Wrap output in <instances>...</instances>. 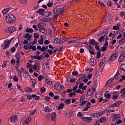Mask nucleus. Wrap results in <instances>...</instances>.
Here are the masks:
<instances>
[{
    "label": "nucleus",
    "mask_w": 125,
    "mask_h": 125,
    "mask_svg": "<svg viewBox=\"0 0 125 125\" xmlns=\"http://www.w3.org/2000/svg\"><path fill=\"white\" fill-rule=\"evenodd\" d=\"M5 21L8 24H14L16 21V18L14 14H9L5 17Z\"/></svg>",
    "instance_id": "1"
},
{
    "label": "nucleus",
    "mask_w": 125,
    "mask_h": 125,
    "mask_svg": "<svg viewBox=\"0 0 125 125\" xmlns=\"http://www.w3.org/2000/svg\"><path fill=\"white\" fill-rule=\"evenodd\" d=\"M64 9L65 7H64V6L62 5L58 6L54 9L53 12L55 15H59V14H63V13H64Z\"/></svg>",
    "instance_id": "2"
},
{
    "label": "nucleus",
    "mask_w": 125,
    "mask_h": 125,
    "mask_svg": "<svg viewBox=\"0 0 125 125\" xmlns=\"http://www.w3.org/2000/svg\"><path fill=\"white\" fill-rule=\"evenodd\" d=\"M63 88H64V86L62 84H61L60 83L56 82L55 83L54 89H56V90L61 91V90H63Z\"/></svg>",
    "instance_id": "3"
},
{
    "label": "nucleus",
    "mask_w": 125,
    "mask_h": 125,
    "mask_svg": "<svg viewBox=\"0 0 125 125\" xmlns=\"http://www.w3.org/2000/svg\"><path fill=\"white\" fill-rule=\"evenodd\" d=\"M65 37L62 36V37H59L58 38H55L54 40V43H59V44H63L64 43L63 40Z\"/></svg>",
    "instance_id": "4"
},
{
    "label": "nucleus",
    "mask_w": 125,
    "mask_h": 125,
    "mask_svg": "<svg viewBox=\"0 0 125 125\" xmlns=\"http://www.w3.org/2000/svg\"><path fill=\"white\" fill-rule=\"evenodd\" d=\"M104 113L105 112L104 111H100L99 112L92 114L91 116L93 117L94 118H100V117L104 115Z\"/></svg>",
    "instance_id": "5"
},
{
    "label": "nucleus",
    "mask_w": 125,
    "mask_h": 125,
    "mask_svg": "<svg viewBox=\"0 0 125 125\" xmlns=\"http://www.w3.org/2000/svg\"><path fill=\"white\" fill-rule=\"evenodd\" d=\"M21 71L23 74V78H24L25 79H29V78H31V75H29V73H28L27 71H26V70H25V69H24V68H21Z\"/></svg>",
    "instance_id": "6"
},
{
    "label": "nucleus",
    "mask_w": 125,
    "mask_h": 125,
    "mask_svg": "<svg viewBox=\"0 0 125 125\" xmlns=\"http://www.w3.org/2000/svg\"><path fill=\"white\" fill-rule=\"evenodd\" d=\"M76 82V78L75 77L71 78L70 77L66 78V83H74Z\"/></svg>",
    "instance_id": "7"
},
{
    "label": "nucleus",
    "mask_w": 125,
    "mask_h": 125,
    "mask_svg": "<svg viewBox=\"0 0 125 125\" xmlns=\"http://www.w3.org/2000/svg\"><path fill=\"white\" fill-rule=\"evenodd\" d=\"M15 57L17 59H16V63L17 64L15 66L16 70H18V68H19V65L20 64L19 62H20V58L19 57V55H16Z\"/></svg>",
    "instance_id": "8"
},
{
    "label": "nucleus",
    "mask_w": 125,
    "mask_h": 125,
    "mask_svg": "<svg viewBox=\"0 0 125 125\" xmlns=\"http://www.w3.org/2000/svg\"><path fill=\"white\" fill-rule=\"evenodd\" d=\"M40 67L41 64L39 62H36L33 66H32V69H34L37 72H40Z\"/></svg>",
    "instance_id": "9"
},
{
    "label": "nucleus",
    "mask_w": 125,
    "mask_h": 125,
    "mask_svg": "<svg viewBox=\"0 0 125 125\" xmlns=\"http://www.w3.org/2000/svg\"><path fill=\"white\" fill-rule=\"evenodd\" d=\"M111 116V120L112 122H116V121H117V120L119 119V117H120V114L112 113Z\"/></svg>",
    "instance_id": "10"
},
{
    "label": "nucleus",
    "mask_w": 125,
    "mask_h": 125,
    "mask_svg": "<svg viewBox=\"0 0 125 125\" xmlns=\"http://www.w3.org/2000/svg\"><path fill=\"white\" fill-rule=\"evenodd\" d=\"M13 40V38H11L9 41H7V42L5 44V46L3 47V49H6V48H8Z\"/></svg>",
    "instance_id": "11"
},
{
    "label": "nucleus",
    "mask_w": 125,
    "mask_h": 125,
    "mask_svg": "<svg viewBox=\"0 0 125 125\" xmlns=\"http://www.w3.org/2000/svg\"><path fill=\"white\" fill-rule=\"evenodd\" d=\"M117 57H118V55H117V54H113L108 60L109 62H113V61H115V60L117 59Z\"/></svg>",
    "instance_id": "12"
},
{
    "label": "nucleus",
    "mask_w": 125,
    "mask_h": 125,
    "mask_svg": "<svg viewBox=\"0 0 125 125\" xmlns=\"http://www.w3.org/2000/svg\"><path fill=\"white\" fill-rule=\"evenodd\" d=\"M79 77H80V78L79 79V83H83L84 79L86 78V75H85V74H81L79 75Z\"/></svg>",
    "instance_id": "13"
},
{
    "label": "nucleus",
    "mask_w": 125,
    "mask_h": 125,
    "mask_svg": "<svg viewBox=\"0 0 125 125\" xmlns=\"http://www.w3.org/2000/svg\"><path fill=\"white\" fill-rule=\"evenodd\" d=\"M31 117H27L24 121L23 122V125H28L31 122Z\"/></svg>",
    "instance_id": "14"
},
{
    "label": "nucleus",
    "mask_w": 125,
    "mask_h": 125,
    "mask_svg": "<svg viewBox=\"0 0 125 125\" xmlns=\"http://www.w3.org/2000/svg\"><path fill=\"white\" fill-rule=\"evenodd\" d=\"M89 64L91 66H95V65L96 64V62L94 58L90 59V60L89 61Z\"/></svg>",
    "instance_id": "15"
},
{
    "label": "nucleus",
    "mask_w": 125,
    "mask_h": 125,
    "mask_svg": "<svg viewBox=\"0 0 125 125\" xmlns=\"http://www.w3.org/2000/svg\"><path fill=\"white\" fill-rule=\"evenodd\" d=\"M18 118V116L16 115L12 116L10 118V122H11L12 123H15V122L17 121Z\"/></svg>",
    "instance_id": "16"
},
{
    "label": "nucleus",
    "mask_w": 125,
    "mask_h": 125,
    "mask_svg": "<svg viewBox=\"0 0 125 125\" xmlns=\"http://www.w3.org/2000/svg\"><path fill=\"white\" fill-rule=\"evenodd\" d=\"M8 30L9 33H14L16 31V28L14 26H10L8 28Z\"/></svg>",
    "instance_id": "17"
},
{
    "label": "nucleus",
    "mask_w": 125,
    "mask_h": 125,
    "mask_svg": "<svg viewBox=\"0 0 125 125\" xmlns=\"http://www.w3.org/2000/svg\"><path fill=\"white\" fill-rule=\"evenodd\" d=\"M36 13H39L40 15H44V9H40L36 11Z\"/></svg>",
    "instance_id": "18"
},
{
    "label": "nucleus",
    "mask_w": 125,
    "mask_h": 125,
    "mask_svg": "<svg viewBox=\"0 0 125 125\" xmlns=\"http://www.w3.org/2000/svg\"><path fill=\"white\" fill-rule=\"evenodd\" d=\"M104 97L106 98V99H110L111 98V94H110V92L109 91H107L104 93Z\"/></svg>",
    "instance_id": "19"
},
{
    "label": "nucleus",
    "mask_w": 125,
    "mask_h": 125,
    "mask_svg": "<svg viewBox=\"0 0 125 125\" xmlns=\"http://www.w3.org/2000/svg\"><path fill=\"white\" fill-rule=\"evenodd\" d=\"M107 39H108V38L107 37V35H106V34H105L104 36H101L99 38V42H103L104 40H106Z\"/></svg>",
    "instance_id": "20"
},
{
    "label": "nucleus",
    "mask_w": 125,
    "mask_h": 125,
    "mask_svg": "<svg viewBox=\"0 0 125 125\" xmlns=\"http://www.w3.org/2000/svg\"><path fill=\"white\" fill-rule=\"evenodd\" d=\"M94 92H95V91H93L92 89H90L87 90V94L88 96H91L93 95Z\"/></svg>",
    "instance_id": "21"
},
{
    "label": "nucleus",
    "mask_w": 125,
    "mask_h": 125,
    "mask_svg": "<svg viewBox=\"0 0 125 125\" xmlns=\"http://www.w3.org/2000/svg\"><path fill=\"white\" fill-rule=\"evenodd\" d=\"M82 120L83 121H84L85 122H91V120H92V118L91 117H82Z\"/></svg>",
    "instance_id": "22"
},
{
    "label": "nucleus",
    "mask_w": 125,
    "mask_h": 125,
    "mask_svg": "<svg viewBox=\"0 0 125 125\" xmlns=\"http://www.w3.org/2000/svg\"><path fill=\"white\" fill-rule=\"evenodd\" d=\"M10 9H12L11 7L7 8L2 10V13L3 15L6 14Z\"/></svg>",
    "instance_id": "23"
},
{
    "label": "nucleus",
    "mask_w": 125,
    "mask_h": 125,
    "mask_svg": "<svg viewBox=\"0 0 125 125\" xmlns=\"http://www.w3.org/2000/svg\"><path fill=\"white\" fill-rule=\"evenodd\" d=\"M56 116H57V114L55 112L52 114L51 119V121H52V122H55V120L56 119Z\"/></svg>",
    "instance_id": "24"
},
{
    "label": "nucleus",
    "mask_w": 125,
    "mask_h": 125,
    "mask_svg": "<svg viewBox=\"0 0 125 125\" xmlns=\"http://www.w3.org/2000/svg\"><path fill=\"white\" fill-rule=\"evenodd\" d=\"M114 78L115 80H119V79H121V74H120V72L117 71L114 76Z\"/></svg>",
    "instance_id": "25"
},
{
    "label": "nucleus",
    "mask_w": 125,
    "mask_h": 125,
    "mask_svg": "<svg viewBox=\"0 0 125 125\" xmlns=\"http://www.w3.org/2000/svg\"><path fill=\"white\" fill-rule=\"evenodd\" d=\"M105 62H106V58H104L100 61V63H99V67H102V65H103Z\"/></svg>",
    "instance_id": "26"
},
{
    "label": "nucleus",
    "mask_w": 125,
    "mask_h": 125,
    "mask_svg": "<svg viewBox=\"0 0 125 125\" xmlns=\"http://www.w3.org/2000/svg\"><path fill=\"white\" fill-rule=\"evenodd\" d=\"M120 93H121V97L122 98H125V87L121 90Z\"/></svg>",
    "instance_id": "27"
},
{
    "label": "nucleus",
    "mask_w": 125,
    "mask_h": 125,
    "mask_svg": "<svg viewBox=\"0 0 125 125\" xmlns=\"http://www.w3.org/2000/svg\"><path fill=\"white\" fill-rule=\"evenodd\" d=\"M118 97H119V94H118V92H114L112 97V100H114V99H117Z\"/></svg>",
    "instance_id": "28"
},
{
    "label": "nucleus",
    "mask_w": 125,
    "mask_h": 125,
    "mask_svg": "<svg viewBox=\"0 0 125 125\" xmlns=\"http://www.w3.org/2000/svg\"><path fill=\"white\" fill-rule=\"evenodd\" d=\"M125 54H122L120 55L119 59V62H121V61H123L125 59Z\"/></svg>",
    "instance_id": "29"
},
{
    "label": "nucleus",
    "mask_w": 125,
    "mask_h": 125,
    "mask_svg": "<svg viewBox=\"0 0 125 125\" xmlns=\"http://www.w3.org/2000/svg\"><path fill=\"white\" fill-rule=\"evenodd\" d=\"M39 32H40V33H42L43 34H44V35H46V29H45V28H40L39 30Z\"/></svg>",
    "instance_id": "30"
},
{
    "label": "nucleus",
    "mask_w": 125,
    "mask_h": 125,
    "mask_svg": "<svg viewBox=\"0 0 125 125\" xmlns=\"http://www.w3.org/2000/svg\"><path fill=\"white\" fill-rule=\"evenodd\" d=\"M25 32L26 33H33L34 29H33L32 28H26L25 29Z\"/></svg>",
    "instance_id": "31"
},
{
    "label": "nucleus",
    "mask_w": 125,
    "mask_h": 125,
    "mask_svg": "<svg viewBox=\"0 0 125 125\" xmlns=\"http://www.w3.org/2000/svg\"><path fill=\"white\" fill-rule=\"evenodd\" d=\"M106 121H107V119L106 118V117H101L99 119V122L101 123H104V122H106Z\"/></svg>",
    "instance_id": "32"
},
{
    "label": "nucleus",
    "mask_w": 125,
    "mask_h": 125,
    "mask_svg": "<svg viewBox=\"0 0 125 125\" xmlns=\"http://www.w3.org/2000/svg\"><path fill=\"white\" fill-rule=\"evenodd\" d=\"M53 4H54V2L53 1H51V2L49 1L48 2L46 5L47 6H48V7H52V6H53Z\"/></svg>",
    "instance_id": "33"
},
{
    "label": "nucleus",
    "mask_w": 125,
    "mask_h": 125,
    "mask_svg": "<svg viewBox=\"0 0 125 125\" xmlns=\"http://www.w3.org/2000/svg\"><path fill=\"white\" fill-rule=\"evenodd\" d=\"M122 101H118L114 103V105H115V107H117V108H118V107H119V106H120V105H121V104H122Z\"/></svg>",
    "instance_id": "34"
},
{
    "label": "nucleus",
    "mask_w": 125,
    "mask_h": 125,
    "mask_svg": "<svg viewBox=\"0 0 125 125\" xmlns=\"http://www.w3.org/2000/svg\"><path fill=\"white\" fill-rule=\"evenodd\" d=\"M65 117L66 118H67V119H70V118L72 117V113H71V112H66Z\"/></svg>",
    "instance_id": "35"
},
{
    "label": "nucleus",
    "mask_w": 125,
    "mask_h": 125,
    "mask_svg": "<svg viewBox=\"0 0 125 125\" xmlns=\"http://www.w3.org/2000/svg\"><path fill=\"white\" fill-rule=\"evenodd\" d=\"M89 44H91L92 45H95V44H96V42H95V40L92 39L91 41H90Z\"/></svg>",
    "instance_id": "36"
},
{
    "label": "nucleus",
    "mask_w": 125,
    "mask_h": 125,
    "mask_svg": "<svg viewBox=\"0 0 125 125\" xmlns=\"http://www.w3.org/2000/svg\"><path fill=\"white\" fill-rule=\"evenodd\" d=\"M41 21L42 22H49V21H50V19H49V18H42L41 19Z\"/></svg>",
    "instance_id": "37"
},
{
    "label": "nucleus",
    "mask_w": 125,
    "mask_h": 125,
    "mask_svg": "<svg viewBox=\"0 0 125 125\" xmlns=\"http://www.w3.org/2000/svg\"><path fill=\"white\" fill-rule=\"evenodd\" d=\"M64 106H65L64 104L61 103L59 106L58 107V110H61V109H63L64 108Z\"/></svg>",
    "instance_id": "38"
},
{
    "label": "nucleus",
    "mask_w": 125,
    "mask_h": 125,
    "mask_svg": "<svg viewBox=\"0 0 125 125\" xmlns=\"http://www.w3.org/2000/svg\"><path fill=\"white\" fill-rule=\"evenodd\" d=\"M32 90H33V89H32V88H31L29 87H27L25 88L24 91H25V92H31V91H32Z\"/></svg>",
    "instance_id": "39"
},
{
    "label": "nucleus",
    "mask_w": 125,
    "mask_h": 125,
    "mask_svg": "<svg viewBox=\"0 0 125 125\" xmlns=\"http://www.w3.org/2000/svg\"><path fill=\"white\" fill-rule=\"evenodd\" d=\"M96 88H97V85L96 84H94L91 87V89L93 90V91H96Z\"/></svg>",
    "instance_id": "40"
},
{
    "label": "nucleus",
    "mask_w": 125,
    "mask_h": 125,
    "mask_svg": "<svg viewBox=\"0 0 125 125\" xmlns=\"http://www.w3.org/2000/svg\"><path fill=\"white\" fill-rule=\"evenodd\" d=\"M18 74L19 75V77H22V68H21L20 69L17 70Z\"/></svg>",
    "instance_id": "41"
},
{
    "label": "nucleus",
    "mask_w": 125,
    "mask_h": 125,
    "mask_svg": "<svg viewBox=\"0 0 125 125\" xmlns=\"http://www.w3.org/2000/svg\"><path fill=\"white\" fill-rule=\"evenodd\" d=\"M44 111L46 112H51V108H49V107H48V106H47L46 107L44 108Z\"/></svg>",
    "instance_id": "42"
},
{
    "label": "nucleus",
    "mask_w": 125,
    "mask_h": 125,
    "mask_svg": "<svg viewBox=\"0 0 125 125\" xmlns=\"http://www.w3.org/2000/svg\"><path fill=\"white\" fill-rule=\"evenodd\" d=\"M48 48V46H43L41 48V51H45V50H46V49H47Z\"/></svg>",
    "instance_id": "43"
},
{
    "label": "nucleus",
    "mask_w": 125,
    "mask_h": 125,
    "mask_svg": "<svg viewBox=\"0 0 125 125\" xmlns=\"http://www.w3.org/2000/svg\"><path fill=\"white\" fill-rule=\"evenodd\" d=\"M125 38H123L122 39V40L121 41H119V43L120 44H124V43H125Z\"/></svg>",
    "instance_id": "44"
},
{
    "label": "nucleus",
    "mask_w": 125,
    "mask_h": 125,
    "mask_svg": "<svg viewBox=\"0 0 125 125\" xmlns=\"http://www.w3.org/2000/svg\"><path fill=\"white\" fill-rule=\"evenodd\" d=\"M65 103L66 104V105H69V104L71 103V99H67L65 100Z\"/></svg>",
    "instance_id": "45"
},
{
    "label": "nucleus",
    "mask_w": 125,
    "mask_h": 125,
    "mask_svg": "<svg viewBox=\"0 0 125 125\" xmlns=\"http://www.w3.org/2000/svg\"><path fill=\"white\" fill-rule=\"evenodd\" d=\"M120 69L122 71H125V64H122L120 66Z\"/></svg>",
    "instance_id": "46"
},
{
    "label": "nucleus",
    "mask_w": 125,
    "mask_h": 125,
    "mask_svg": "<svg viewBox=\"0 0 125 125\" xmlns=\"http://www.w3.org/2000/svg\"><path fill=\"white\" fill-rule=\"evenodd\" d=\"M113 79H110L109 80H108L105 84V85H108V84H109V83H112V82H113Z\"/></svg>",
    "instance_id": "47"
},
{
    "label": "nucleus",
    "mask_w": 125,
    "mask_h": 125,
    "mask_svg": "<svg viewBox=\"0 0 125 125\" xmlns=\"http://www.w3.org/2000/svg\"><path fill=\"white\" fill-rule=\"evenodd\" d=\"M108 40H109V38H106V39H105V42H104V45L106 47H107L108 46V42L107 41Z\"/></svg>",
    "instance_id": "48"
},
{
    "label": "nucleus",
    "mask_w": 125,
    "mask_h": 125,
    "mask_svg": "<svg viewBox=\"0 0 125 125\" xmlns=\"http://www.w3.org/2000/svg\"><path fill=\"white\" fill-rule=\"evenodd\" d=\"M125 75L122 76L121 77V78L120 79L119 82L120 83H122V82H124V81H125Z\"/></svg>",
    "instance_id": "49"
},
{
    "label": "nucleus",
    "mask_w": 125,
    "mask_h": 125,
    "mask_svg": "<svg viewBox=\"0 0 125 125\" xmlns=\"http://www.w3.org/2000/svg\"><path fill=\"white\" fill-rule=\"evenodd\" d=\"M83 85H84V84L83 83H80L79 85L78 88L79 89H82Z\"/></svg>",
    "instance_id": "50"
},
{
    "label": "nucleus",
    "mask_w": 125,
    "mask_h": 125,
    "mask_svg": "<svg viewBox=\"0 0 125 125\" xmlns=\"http://www.w3.org/2000/svg\"><path fill=\"white\" fill-rule=\"evenodd\" d=\"M84 99H85V96L84 95L82 96L80 100V102H83V101H84Z\"/></svg>",
    "instance_id": "51"
},
{
    "label": "nucleus",
    "mask_w": 125,
    "mask_h": 125,
    "mask_svg": "<svg viewBox=\"0 0 125 125\" xmlns=\"http://www.w3.org/2000/svg\"><path fill=\"white\" fill-rule=\"evenodd\" d=\"M81 104H80V106H83L84 105H85V104H86V101H83V102H80Z\"/></svg>",
    "instance_id": "52"
},
{
    "label": "nucleus",
    "mask_w": 125,
    "mask_h": 125,
    "mask_svg": "<svg viewBox=\"0 0 125 125\" xmlns=\"http://www.w3.org/2000/svg\"><path fill=\"white\" fill-rule=\"evenodd\" d=\"M122 120H119L115 123L114 125H120V124H122Z\"/></svg>",
    "instance_id": "53"
},
{
    "label": "nucleus",
    "mask_w": 125,
    "mask_h": 125,
    "mask_svg": "<svg viewBox=\"0 0 125 125\" xmlns=\"http://www.w3.org/2000/svg\"><path fill=\"white\" fill-rule=\"evenodd\" d=\"M100 56H101V52L100 51H98L97 54V58L99 59V58H100Z\"/></svg>",
    "instance_id": "54"
},
{
    "label": "nucleus",
    "mask_w": 125,
    "mask_h": 125,
    "mask_svg": "<svg viewBox=\"0 0 125 125\" xmlns=\"http://www.w3.org/2000/svg\"><path fill=\"white\" fill-rule=\"evenodd\" d=\"M34 36L35 37V39H39V38H40V35L37 33H35L34 34Z\"/></svg>",
    "instance_id": "55"
},
{
    "label": "nucleus",
    "mask_w": 125,
    "mask_h": 125,
    "mask_svg": "<svg viewBox=\"0 0 125 125\" xmlns=\"http://www.w3.org/2000/svg\"><path fill=\"white\" fill-rule=\"evenodd\" d=\"M76 93H80V94H83V91H82L79 89L76 90Z\"/></svg>",
    "instance_id": "56"
},
{
    "label": "nucleus",
    "mask_w": 125,
    "mask_h": 125,
    "mask_svg": "<svg viewBox=\"0 0 125 125\" xmlns=\"http://www.w3.org/2000/svg\"><path fill=\"white\" fill-rule=\"evenodd\" d=\"M43 79V76H39L38 77V81L39 82H42V80Z\"/></svg>",
    "instance_id": "57"
},
{
    "label": "nucleus",
    "mask_w": 125,
    "mask_h": 125,
    "mask_svg": "<svg viewBox=\"0 0 125 125\" xmlns=\"http://www.w3.org/2000/svg\"><path fill=\"white\" fill-rule=\"evenodd\" d=\"M43 26H45V24H43L42 23L38 24V27L42 28V27H43Z\"/></svg>",
    "instance_id": "58"
},
{
    "label": "nucleus",
    "mask_w": 125,
    "mask_h": 125,
    "mask_svg": "<svg viewBox=\"0 0 125 125\" xmlns=\"http://www.w3.org/2000/svg\"><path fill=\"white\" fill-rule=\"evenodd\" d=\"M72 74L73 76H75L76 77L77 75H79V72H78V71H73Z\"/></svg>",
    "instance_id": "59"
},
{
    "label": "nucleus",
    "mask_w": 125,
    "mask_h": 125,
    "mask_svg": "<svg viewBox=\"0 0 125 125\" xmlns=\"http://www.w3.org/2000/svg\"><path fill=\"white\" fill-rule=\"evenodd\" d=\"M40 91L42 92V93H44V92L45 91V88H44V87L41 88Z\"/></svg>",
    "instance_id": "60"
},
{
    "label": "nucleus",
    "mask_w": 125,
    "mask_h": 125,
    "mask_svg": "<svg viewBox=\"0 0 125 125\" xmlns=\"http://www.w3.org/2000/svg\"><path fill=\"white\" fill-rule=\"evenodd\" d=\"M113 30L118 31V30H120V27H117L116 25H114L113 27Z\"/></svg>",
    "instance_id": "61"
},
{
    "label": "nucleus",
    "mask_w": 125,
    "mask_h": 125,
    "mask_svg": "<svg viewBox=\"0 0 125 125\" xmlns=\"http://www.w3.org/2000/svg\"><path fill=\"white\" fill-rule=\"evenodd\" d=\"M107 49V47L106 46H103L102 47V51H103V52H104V51H106V50Z\"/></svg>",
    "instance_id": "62"
},
{
    "label": "nucleus",
    "mask_w": 125,
    "mask_h": 125,
    "mask_svg": "<svg viewBox=\"0 0 125 125\" xmlns=\"http://www.w3.org/2000/svg\"><path fill=\"white\" fill-rule=\"evenodd\" d=\"M49 43H50V42L47 40H45L44 42V44H49Z\"/></svg>",
    "instance_id": "63"
},
{
    "label": "nucleus",
    "mask_w": 125,
    "mask_h": 125,
    "mask_svg": "<svg viewBox=\"0 0 125 125\" xmlns=\"http://www.w3.org/2000/svg\"><path fill=\"white\" fill-rule=\"evenodd\" d=\"M13 80L15 82H18L19 81L18 77L16 76H14Z\"/></svg>",
    "instance_id": "64"
}]
</instances>
